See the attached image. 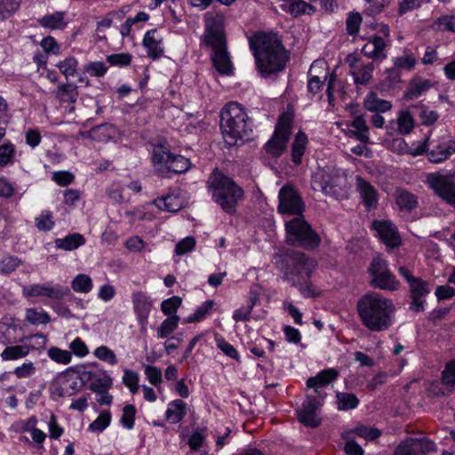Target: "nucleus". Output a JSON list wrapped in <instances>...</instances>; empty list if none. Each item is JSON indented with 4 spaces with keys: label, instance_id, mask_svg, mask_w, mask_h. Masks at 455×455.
<instances>
[{
    "label": "nucleus",
    "instance_id": "nucleus-23",
    "mask_svg": "<svg viewBox=\"0 0 455 455\" xmlns=\"http://www.w3.org/2000/svg\"><path fill=\"white\" fill-rule=\"evenodd\" d=\"M415 123L414 119L408 110L401 111L398 115L396 121H390L386 126L387 132L389 135H395V133L401 135L410 134L414 129Z\"/></svg>",
    "mask_w": 455,
    "mask_h": 455
},
{
    "label": "nucleus",
    "instance_id": "nucleus-53",
    "mask_svg": "<svg viewBox=\"0 0 455 455\" xmlns=\"http://www.w3.org/2000/svg\"><path fill=\"white\" fill-rule=\"evenodd\" d=\"M214 340L217 347L220 349L227 356L236 361H239L240 356L237 350L235 348L233 345L228 343L221 335L216 333L214 335Z\"/></svg>",
    "mask_w": 455,
    "mask_h": 455
},
{
    "label": "nucleus",
    "instance_id": "nucleus-44",
    "mask_svg": "<svg viewBox=\"0 0 455 455\" xmlns=\"http://www.w3.org/2000/svg\"><path fill=\"white\" fill-rule=\"evenodd\" d=\"M337 409L339 411H348L355 409L359 404V399L352 393L337 392Z\"/></svg>",
    "mask_w": 455,
    "mask_h": 455
},
{
    "label": "nucleus",
    "instance_id": "nucleus-48",
    "mask_svg": "<svg viewBox=\"0 0 455 455\" xmlns=\"http://www.w3.org/2000/svg\"><path fill=\"white\" fill-rule=\"evenodd\" d=\"M92 278L85 274H78L71 281V288L76 292L88 293L92 290Z\"/></svg>",
    "mask_w": 455,
    "mask_h": 455
},
{
    "label": "nucleus",
    "instance_id": "nucleus-41",
    "mask_svg": "<svg viewBox=\"0 0 455 455\" xmlns=\"http://www.w3.org/2000/svg\"><path fill=\"white\" fill-rule=\"evenodd\" d=\"M415 455H428L436 451L435 443L428 438L409 437Z\"/></svg>",
    "mask_w": 455,
    "mask_h": 455
},
{
    "label": "nucleus",
    "instance_id": "nucleus-8",
    "mask_svg": "<svg viewBox=\"0 0 455 455\" xmlns=\"http://www.w3.org/2000/svg\"><path fill=\"white\" fill-rule=\"evenodd\" d=\"M368 272L371 286L380 290H398L400 283L389 270L387 261L381 257L377 256L372 259Z\"/></svg>",
    "mask_w": 455,
    "mask_h": 455
},
{
    "label": "nucleus",
    "instance_id": "nucleus-12",
    "mask_svg": "<svg viewBox=\"0 0 455 455\" xmlns=\"http://www.w3.org/2000/svg\"><path fill=\"white\" fill-rule=\"evenodd\" d=\"M278 212L283 214L301 215L304 204L295 188L290 185L283 186L279 191Z\"/></svg>",
    "mask_w": 455,
    "mask_h": 455
},
{
    "label": "nucleus",
    "instance_id": "nucleus-55",
    "mask_svg": "<svg viewBox=\"0 0 455 455\" xmlns=\"http://www.w3.org/2000/svg\"><path fill=\"white\" fill-rule=\"evenodd\" d=\"M93 355L99 360L106 362L110 365L117 363L116 353L107 346H100L93 351Z\"/></svg>",
    "mask_w": 455,
    "mask_h": 455
},
{
    "label": "nucleus",
    "instance_id": "nucleus-5",
    "mask_svg": "<svg viewBox=\"0 0 455 455\" xmlns=\"http://www.w3.org/2000/svg\"><path fill=\"white\" fill-rule=\"evenodd\" d=\"M212 192L214 201L227 213H234L238 202L243 196V190L229 177L215 169L207 181Z\"/></svg>",
    "mask_w": 455,
    "mask_h": 455
},
{
    "label": "nucleus",
    "instance_id": "nucleus-16",
    "mask_svg": "<svg viewBox=\"0 0 455 455\" xmlns=\"http://www.w3.org/2000/svg\"><path fill=\"white\" fill-rule=\"evenodd\" d=\"M69 293L70 289L60 284L49 286L45 283H35L23 285L22 287V294L28 298L45 296L52 299H61Z\"/></svg>",
    "mask_w": 455,
    "mask_h": 455
},
{
    "label": "nucleus",
    "instance_id": "nucleus-63",
    "mask_svg": "<svg viewBox=\"0 0 455 455\" xmlns=\"http://www.w3.org/2000/svg\"><path fill=\"white\" fill-rule=\"evenodd\" d=\"M52 213L49 211H44L39 217L36 219V226L39 230L49 231L54 227Z\"/></svg>",
    "mask_w": 455,
    "mask_h": 455
},
{
    "label": "nucleus",
    "instance_id": "nucleus-40",
    "mask_svg": "<svg viewBox=\"0 0 455 455\" xmlns=\"http://www.w3.org/2000/svg\"><path fill=\"white\" fill-rule=\"evenodd\" d=\"M327 168H318L311 176V187L315 191L322 192L323 195L328 196L327 181L330 180Z\"/></svg>",
    "mask_w": 455,
    "mask_h": 455
},
{
    "label": "nucleus",
    "instance_id": "nucleus-11",
    "mask_svg": "<svg viewBox=\"0 0 455 455\" xmlns=\"http://www.w3.org/2000/svg\"><path fill=\"white\" fill-rule=\"evenodd\" d=\"M77 377L75 376V369L68 368L59 374L50 386L51 397L58 400L60 397L72 396L80 391Z\"/></svg>",
    "mask_w": 455,
    "mask_h": 455
},
{
    "label": "nucleus",
    "instance_id": "nucleus-25",
    "mask_svg": "<svg viewBox=\"0 0 455 455\" xmlns=\"http://www.w3.org/2000/svg\"><path fill=\"white\" fill-rule=\"evenodd\" d=\"M372 227L386 245L393 248L400 244V236L396 228L390 221L375 220Z\"/></svg>",
    "mask_w": 455,
    "mask_h": 455
},
{
    "label": "nucleus",
    "instance_id": "nucleus-50",
    "mask_svg": "<svg viewBox=\"0 0 455 455\" xmlns=\"http://www.w3.org/2000/svg\"><path fill=\"white\" fill-rule=\"evenodd\" d=\"M60 73L68 79L77 72L78 61L73 56H68L56 64Z\"/></svg>",
    "mask_w": 455,
    "mask_h": 455
},
{
    "label": "nucleus",
    "instance_id": "nucleus-36",
    "mask_svg": "<svg viewBox=\"0 0 455 455\" xmlns=\"http://www.w3.org/2000/svg\"><path fill=\"white\" fill-rule=\"evenodd\" d=\"M357 188L364 204L369 209L377 204V193L374 188L363 178L356 177Z\"/></svg>",
    "mask_w": 455,
    "mask_h": 455
},
{
    "label": "nucleus",
    "instance_id": "nucleus-29",
    "mask_svg": "<svg viewBox=\"0 0 455 455\" xmlns=\"http://www.w3.org/2000/svg\"><path fill=\"white\" fill-rule=\"evenodd\" d=\"M38 24L44 28L62 30L68 25L66 13L64 12H55L45 14L38 19Z\"/></svg>",
    "mask_w": 455,
    "mask_h": 455
},
{
    "label": "nucleus",
    "instance_id": "nucleus-37",
    "mask_svg": "<svg viewBox=\"0 0 455 455\" xmlns=\"http://www.w3.org/2000/svg\"><path fill=\"white\" fill-rule=\"evenodd\" d=\"M85 243L84 235L79 233L68 234L63 238H57L54 240V244L57 249L64 251H73Z\"/></svg>",
    "mask_w": 455,
    "mask_h": 455
},
{
    "label": "nucleus",
    "instance_id": "nucleus-45",
    "mask_svg": "<svg viewBox=\"0 0 455 455\" xmlns=\"http://www.w3.org/2000/svg\"><path fill=\"white\" fill-rule=\"evenodd\" d=\"M16 161V147L11 141L0 145V168L12 165Z\"/></svg>",
    "mask_w": 455,
    "mask_h": 455
},
{
    "label": "nucleus",
    "instance_id": "nucleus-4",
    "mask_svg": "<svg viewBox=\"0 0 455 455\" xmlns=\"http://www.w3.org/2000/svg\"><path fill=\"white\" fill-rule=\"evenodd\" d=\"M252 120L249 118L241 104L231 101L222 108L220 129L223 139L229 147L248 140L252 132Z\"/></svg>",
    "mask_w": 455,
    "mask_h": 455
},
{
    "label": "nucleus",
    "instance_id": "nucleus-27",
    "mask_svg": "<svg viewBox=\"0 0 455 455\" xmlns=\"http://www.w3.org/2000/svg\"><path fill=\"white\" fill-rule=\"evenodd\" d=\"M385 48L384 39L381 36H373L363 45L362 53L371 59L383 60L386 58Z\"/></svg>",
    "mask_w": 455,
    "mask_h": 455
},
{
    "label": "nucleus",
    "instance_id": "nucleus-10",
    "mask_svg": "<svg viewBox=\"0 0 455 455\" xmlns=\"http://www.w3.org/2000/svg\"><path fill=\"white\" fill-rule=\"evenodd\" d=\"M224 22V15L220 12H208L205 13V30L203 38L205 46L227 43Z\"/></svg>",
    "mask_w": 455,
    "mask_h": 455
},
{
    "label": "nucleus",
    "instance_id": "nucleus-56",
    "mask_svg": "<svg viewBox=\"0 0 455 455\" xmlns=\"http://www.w3.org/2000/svg\"><path fill=\"white\" fill-rule=\"evenodd\" d=\"M47 354L51 360L61 364H68L71 362L72 359L70 351L63 350L57 347L49 348Z\"/></svg>",
    "mask_w": 455,
    "mask_h": 455
},
{
    "label": "nucleus",
    "instance_id": "nucleus-20",
    "mask_svg": "<svg viewBox=\"0 0 455 455\" xmlns=\"http://www.w3.org/2000/svg\"><path fill=\"white\" fill-rule=\"evenodd\" d=\"M142 44L152 60L160 59L164 54V36L156 28L146 32Z\"/></svg>",
    "mask_w": 455,
    "mask_h": 455
},
{
    "label": "nucleus",
    "instance_id": "nucleus-24",
    "mask_svg": "<svg viewBox=\"0 0 455 455\" xmlns=\"http://www.w3.org/2000/svg\"><path fill=\"white\" fill-rule=\"evenodd\" d=\"M455 153V140H443L435 143L427 151V158L431 163L440 164Z\"/></svg>",
    "mask_w": 455,
    "mask_h": 455
},
{
    "label": "nucleus",
    "instance_id": "nucleus-19",
    "mask_svg": "<svg viewBox=\"0 0 455 455\" xmlns=\"http://www.w3.org/2000/svg\"><path fill=\"white\" fill-rule=\"evenodd\" d=\"M327 169L328 175L331 178L327 181V186L329 187V189H327L329 191L328 196L339 200L347 198L349 187L346 175L334 168L327 167Z\"/></svg>",
    "mask_w": 455,
    "mask_h": 455
},
{
    "label": "nucleus",
    "instance_id": "nucleus-64",
    "mask_svg": "<svg viewBox=\"0 0 455 455\" xmlns=\"http://www.w3.org/2000/svg\"><path fill=\"white\" fill-rule=\"evenodd\" d=\"M416 64L415 59L411 54H404L394 59V66L400 71H411L414 68Z\"/></svg>",
    "mask_w": 455,
    "mask_h": 455
},
{
    "label": "nucleus",
    "instance_id": "nucleus-18",
    "mask_svg": "<svg viewBox=\"0 0 455 455\" xmlns=\"http://www.w3.org/2000/svg\"><path fill=\"white\" fill-rule=\"evenodd\" d=\"M212 50L211 60L213 67L221 75H231L234 70L227 43L206 46Z\"/></svg>",
    "mask_w": 455,
    "mask_h": 455
},
{
    "label": "nucleus",
    "instance_id": "nucleus-34",
    "mask_svg": "<svg viewBox=\"0 0 455 455\" xmlns=\"http://www.w3.org/2000/svg\"><path fill=\"white\" fill-rule=\"evenodd\" d=\"M363 106L365 109L377 113L387 112L392 108L390 101L379 98L374 92L367 93L363 100Z\"/></svg>",
    "mask_w": 455,
    "mask_h": 455
},
{
    "label": "nucleus",
    "instance_id": "nucleus-62",
    "mask_svg": "<svg viewBox=\"0 0 455 455\" xmlns=\"http://www.w3.org/2000/svg\"><path fill=\"white\" fill-rule=\"evenodd\" d=\"M139 374L136 371L125 369L124 371L123 383L130 389L132 394L139 390Z\"/></svg>",
    "mask_w": 455,
    "mask_h": 455
},
{
    "label": "nucleus",
    "instance_id": "nucleus-52",
    "mask_svg": "<svg viewBox=\"0 0 455 455\" xmlns=\"http://www.w3.org/2000/svg\"><path fill=\"white\" fill-rule=\"evenodd\" d=\"M22 264L23 260L17 256L6 255L0 260V272L4 275H10Z\"/></svg>",
    "mask_w": 455,
    "mask_h": 455
},
{
    "label": "nucleus",
    "instance_id": "nucleus-60",
    "mask_svg": "<svg viewBox=\"0 0 455 455\" xmlns=\"http://www.w3.org/2000/svg\"><path fill=\"white\" fill-rule=\"evenodd\" d=\"M182 303L181 298L179 296H172L170 299H164L161 304V310L165 315L172 316L176 315L178 308Z\"/></svg>",
    "mask_w": 455,
    "mask_h": 455
},
{
    "label": "nucleus",
    "instance_id": "nucleus-32",
    "mask_svg": "<svg viewBox=\"0 0 455 455\" xmlns=\"http://www.w3.org/2000/svg\"><path fill=\"white\" fill-rule=\"evenodd\" d=\"M395 203L401 211L407 212L416 209L419 204L417 196L403 188L396 189Z\"/></svg>",
    "mask_w": 455,
    "mask_h": 455
},
{
    "label": "nucleus",
    "instance_id": "nucleus-21",
    "mask_svg": "<svg viewBox=\"0 0 455 455\" xmlns=\"http://www.w3.org/2000/svg\"><path fill=\"white\" fill-rule=\"evenodd\" d=\"M339 376V371L334 368H329L317 373L315 377L309 378L307 380V387L312 388L315 395L323 400L326 393L323 391L331 382L335 380Z\"/></svg>",
    "mask_w": 455,
    "mask_h": 455
},
{
    "label": "nucleus",
    "instance_id": "nucleus-31",
    "mask_svg": "<svg viewBox=\"0 0 455 455\" xmlns=\"http://www.w3.org/2000/svg\"><path fill=\"white\" fill-rule=\"evenodd\" d=\"M431 86L432 83L428 79L421 77L414 78L410 82L404 97L410 100H416L428 91Z\"/></svg>",
    "mask_w": 455,
    "mask_h": 455
},
{
    "label": "nucleus",
    "instance_id": "nucleus-43",
    "mask_svg": "<svg viewBox=\"0 0 455 455\" xmlns=\"http://www.w3.org/2000/svg\"><path fill=\"white\" fill-rule=\"evenodd\" d=\"M156 206L171 212H178L182 208V202L174 195H167L155 200Z\"/></svg>",
    "mask_w": 455,
    "mask_h": 455
},
{
    "label": "nucleus",
    "instance_id": "nucleus-46",
    "mask_svg": "<svg viewBox=\"0 0 455 455\" xmlns=\"http://www.w3.org/2000/svg\"><path fill=\"white\" fill-rule=\"evenodd\" d=\"M351 127L355 129V131H353V133L359 141L363 143H368L370 141V138L368 135L369 127L363 116H356L353 120Z\"/></svg>",
    "mask_w": 455,
    "mask_h": 455
},
{
    "label": "nucleus",
    "instance_id": "nucleus-57",
    "mask_svg": "<svg viewBox=\"0 0 455 455\" xmlns=\"http://www.w3.org/2000/svg\"><path fill=\"white\" fill-rule=\"evenodd\" d=\"M433 28L455 33V15H443L435 20Z\"/></svg>",
    "mask_w": 455,
    "mask_h": 455
},
{
    "label": "nucleus",
    "instance_id": "nucleus-15",
    "mask_svg": "<svg viewBox=\"0 0 455 455\" xmlns=\"http://www.w3.org/2000/svg\"><path fill=\"white\" fill-rule=\"evenodd\" d=\"M426 182L441 198L455 206V182L437 172L428 173Z\"/></svg>",
    "mask_w": 455,
    "mask_h": 455
},
{
    "label": "nucleus",
    "instance_id": "nucleus-38",
    "mask_svg": "<svg viewBox=\"0 0 455 455\" xmlns=\"http://www.w3.org/2000/svg\"><path fill=\"white\" fill-rule=\"evenodd\" d=\"M17 331V325L12 318L4 317L0 320V344L9 345L17 342L12 332Z\"/></svg>",
    "mask_w": 455,
    "mask_h": 455
},
{
    "label": "nucleus",
    "instance_id": "nucleus-51",
    "mask_svg": "<svg viewBox=\"0 0 455 455\" xmlns=\"http://www.w3.org/2000/svg\"><path fill=\"white\" fill-rule=\"evenodd\" d=\"M25 320L33 325L46 324L51 321L48 313L44 310L38 311L36 308H28L26 310Z\"/></svg>",
    "mask_w": 455,
    "mask_h": 455
},
{
    "label": "nucleus",
    "instance_id": "nucleus-3",
    "mask_svg": "<svg viewBox=\"0 0 455 455\" xmlns=\"http://www.w3.org/2000/svg\"><path fill=\"white\" fill-rule=\"evenodd\" d=\"M356 310L363 326L379 332L392 325L395 307L381 293L369 291L357 300Z\"/></svg>",
    "mask_w": 455,
    "mask_h": 455
},
{
    "label": "nucleus",
    "instance_id": "nucleus-33",
    "mask_svg": "<svg viewBox=\"0 0 455 455\" xmlns=\"http://www.w3.org/2000/svg\"><path fill=\"white\" fill-rule=\"evenodd\" d=\"M187 414V403L180 399H176L168 404L165 418L172 424L180 422Z\"/></svg>",
    "mask_w": 455,
    "mask_h": 455
},
{
    "label": "nucleus",
    "instance_id": "nucleus-58",
    "mask_svg": "<svg viewBox=\"0 0 455 455\" xmlns=\"http://www.w3.org/2000/svg\"><path fill=\"white\" fill-rule=\"evenodd\" d=\"M136 411V408L132 404H127L123 408L120 422L124 428L128 430L133 428Z\"/></svg>",
    "mask_w": 455,
    "mask_h": 455
},
{
    "label": "nucleus",
    "instance_id": "nucleus-54",
    "mask_svg": "<svg viewBox=\"0 0 455 455\" xmlns=\"http://www.w3.org/2000/svg\"><path fill=\"white\" fill-rule=\"evenodd\" d=\"M213 307V301L207 300L204 302L200 307L196 308L194 314L190 315L187 319L183 321L184 323L199 322L203 320Z\"/></svg>",
    "mask_w": 455,
    "mask_h": 455
},
{
    "label": "nucleus",
    "instance_id": "nucleus-35",
    "mask_svg": "<svg viewBox=\"0 0 455 455\" xmlns=\"http://www.w3.org/2000/svg\"><path fill=\"white\" fill-rule=\"evenodd\" d=\"M281 9L293 16H299L304 13H312L315 7L303 0H283L280 5Z\"/></svg>",
    "mask_w": 455,
    "mask_h": 455
},
{
    "label": "nucleus",
    "instance_id": "nucleus-59",
    "mask_svg": "<svg viewBox=\"0 0 455 455\" xmlns=\"http://www.w3.org/2000/svg\"><path fill=\"white\" fill-rule=\"evenodd\" d=\"M363 18L361 13L351 12L346 20V29L348 35L354 36L358 33Z\"/></svg>",
    "mask_w": 455,
    "mask_h": 455
},
{
    "label": "nucleus",
    "instance_id": "nucleus-17",
    "mask_svg": "<svg viewBox=\"0 0 455 455\" xmlns=\"http://www.w3.org/2000/svg\"><path fill=\"white\" fill-rule=\"evenodd\" d=\"M323 401L317 395H308L298 411L299 421L307 427H317L320 424V419L316 411L322 406Z\"/></svg>",
    "mask_w": 455,
    "mask_h": 455
},
{
    "label": "nucleus",
    "instance_id": "nucleus-61",
    "mask_svg": "<svg viewBox=\"0 0 455 455\" xmlns=\"http://www.w3.org/2000/svg\"><path fill=\"white\" fill-rule=\"evenodd\" d=\"M111 421V414L108 411L101 412L98 418L90 424L89 429L92 432H102Z\"/></svg>",
    "mask_w": 455,
    "mask_h": 455
},
{
    "label": "nucleus",
    "instance_id": "nucleus-1",
    "mask_svg": "<svg viewBox=\"0 0 455 455\" xmlns=\"http://www.w3.org/2000/svg\"><path fill=\"white\" fill-rule=\"evenodd\" d=\"M275 267L283 274L285 280L297 287L305 298L315 297L319 291L310 282L315 261L300 251L290 250L277 256Z\"/></svg>",
    "mask_w": 455,
    "mask_h": 455
},
{
    "label": "nucleus",
    "instance_id": "nucleus-2",
    "mask_svg": "<svg viewBox=\"0 0 455 455\" xmlns=\"http://www.w3.org/2000/svg\"><path fill=\"white\" fill-rule=\"evenodd\" d=\"M249 43L257 68L263 76L284 68L288 55L275 35L258 33L250 38Z\"/></svg>",
    "mask_w": 455,
    "mask_h": 455
},
{
    "label": "nucleus",
    "instance_id": "nucleus-6",
    "mask_svg": "<svg viewBox=\"0 0 455 455\" xmlns=\"http://www.w3.org/2000/svg\"><path fill=\"white\" fill-rule=\"evenodd\" d=\"M285 230L287 232L286 241L291 245L315 249L321 243L319 235L313 230L302 215L286 221Z\"/></svg>",
    "mask_w": 455,
    "mask_h": 455
},
{
    "label": "nucleus",
    "instance_id": "nucleus-9",
    "mask_svg": "<svg viewBox=\"0 0 455 455\" xmlns=\"http://www.w3.org/2000/svg\"><path fill=\"white\" fill-rule=\"evenodd\" d=\"M398 273L409 284L411 299L410 309L417 313L424 311L425 297L431 291L430 284L421 278L415 277L406 267H400Z\"/></svg>",
    "mask_w": 455,
    "mask_h": 455
},
{
    "label": "nucleus",
    "instance_id": "nucleus-47",
    "mask_svg": "<svg viewBox=\"0 0 455 455\" xmlns=\"http://www.w3.org/2000/svg\"><path fill=\"white\" fill-rule=\"evenodd\" d=\"M180 320L178 315L164 319L157 329V337L159 339L168 338L177 329Z\"/></svg>",
    "mask_w": 455,
    "mask_h": 455
},
{
    "label": "nucleus",
    "instance_id": "nucleus-30",
    "mask_svg": "<svg viewBox=\"0 0 455 455\" xmlns=\"http://www.w3.org/2000/svg\"><path fill=\"white\" fill-rule=\"evenodd\" d=\"M116 134V127L111 124L106 123L92 127L86 132V137L96 141L104 142L114 139Z\"/></svg>",
    "mask_w": 455,
    "mask_h": 455
},
{
    "label": "nucleus",
    "instance_id": "nucleus-42",
    "mask_svg": "<svg viewBox=\"0 0 455 455\" xmlns=\"http://www.w3.org/2000/svg\"><path fill=\"white\" fill-rule=\"evenodd\" d=\"M393 0H363V12L364 15L373 17L383 12Z\"/></svg>",
    "mask_w": 455,
    "mask_h": 455
},
{
    "label": "nucleus",
    "instance_id": "nucleus-49",
    "mask_svg": "<svg viewBox=\"0 0 455 455\" xmlns=\"http://www.w3.org/2000/svg\"><path fill=\"white\" fill-rule=\"evenodd\" d=\"M190 168V161L188 158H186L180 155L172 156L171 162H169V166L167 169L168 172L172 173H182L187 172Z\"/></svg>",
    "mask_w": 455,
    "mask_h": 455
},
{
    "label": "nucleus",
    "instance_id": "nucleus-14",
    "mask_svg": "<svg viewBox=\"0 0 455 455\" xmlns=\"http://www.w3.org/2000/svg\"><path fill=\"white\" fill-rule=\"evenodd\" d=\"M349 67V74L356 85H367L372 79V73L375 68L374 63L363 62L355 54H349L345 60Z\"/></svg>",
    "mask_w": 455,
    "mask_h": 455
},
{
    "label": "nucleus",
    "instance_id": "nucleus-39",
    "mask_svg": "<svg viewBox=\"0 0 455 455\" xmlns=\"http://www.w3.org/2000/svg\"><path fill=\"white\" fill-rule=\"evenodd\" d=\"M307 144V137L302 132H299L291 144V161L294 164L299 165L302 162V156L306 151Z\"/></svg>",
    "mask_w": 455,
    "mask_h": 455
},
{
    "label": "nucleus",
    "instance_id": "nucleus-28",
    "mask_svg": "<svg viewBox=\"0 0 455 455\" xmlns=\"http://www.w3.org/2000/svg\"><path fill=\"white\" fill-rule=\"evenodd\" d=\"M53 94L61 103L75 104L79 97L77 85L70 83L60 84Z\"/></svg>",
    "mask_w": 455,
    "mask_h": 455
},
{
    "label": "nucleus",
    "instance_id": "nucleus-13",
    "mask_svg": "<svg viewBox=\"0 0 455 455\" xmlns=\"http://www.w3.org/2000/svg\"><path fill=\"white\" fill-rule=\"evenodd\" d=\"M36 338L38 340L34 345L23 344L16 346H7L1 353L3 361H12L26 357L31 350L38 347H44L46 343V338L43 334H36L20 338L18 341L24 342Z\"/></svg>",
    "mask_w": 455,
    "mask_h": 455
},
{
    "label": "nucleus",
    "instance_id": "nucleus-26",
    "mask_svg": "<svg viewBox=\"0 0 455 455\" xmlns=\"http://www.w3.org/2000/svg\"><path fill=\"white\" fill-rule=\"evenodd\" d=\"M173 154L168 149V148L163 145H156L153 148L152 161L155 169L163 177L167 175V169L169 162L172 157Z\"/></svg>",
    "mask_w": 455,
    "mask_h": 455
},
{
    "label": "nucleus",
    "instance_id": "nucleus-7",
    "mask_svg": "<svg viewBox=\"0 0 455 455\" xmlns=\"http://www.w3.org/2000/svg\"><path fill=\"white\" fill-rule=\"evenodd\" d=\"M293 116L288 112L283 113L275 125L271 139L265 144L267 154L279 157L285 150L291 133Z\"/></svg>",
    "mask_w": 455,
    "mask_h": 455
},
{
    "label": "nucleus",
    "instance_id": "nucleus-22",
    "mask_svg": "<svg viewBox=\"0 0 455 455\" xmlns=\"http://www.w3.org/2000/svg\"><path fill=\"white\" fill-rule=\"evenodd\" d=\"M132 300L138 322L140 326L145 327L153 307V301L150 297L143 291L132 293Z\"/></svg>",
    "mask_w": 455,
    "mask_h": 455
}]
</instances>
